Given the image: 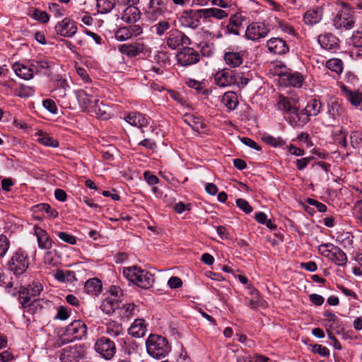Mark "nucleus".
<instances>
[{"label":"nucleus","mask_w":362,"mask_h":362,"mask_svg":"<svg viewBox=\"0 0 362 362\" xmlns=\"http://www.w3.org/2000/svg\"><path fill=\"white\" fill-rule=\"evenodd\" d=\"M146 349L150 356L160 358L165 357L168 354L170 347L165 338L151 334L146 341Z\"/></svg>","instance_id":"2"},{"label":"nucleus","mask_w":362,"mask_h":362,"mask_svg":"<svg viewBox=\"0 0 362 362\" xmlns=\"http://www.w3.org/2000/svg\"><path fill=\"white\" fill-rule=\"evenodd\" d=\"M85 354V349L81 346H68L62 351L59 358L62 362H78Z\"/></svg>","instance_id":"11"},{"label":"nucleus","mask_w":362,"mask_h":362,"mask_svg":"<svg viewBox=\"0 0 362 362\" xmlns=\"http://www.w3.org/2000/svg\"><path fill=\"white\" fill-rule=\"evenodd\" d=\"M29 264L28 254L21 250L15 252L7 264L8 269L16 276H20L25 273Z\"/></svg>","instance_id":"5"},{"label":"nucleus","mask_w":362,"mask_h":362,"mask_svg":"<svg viewBox=\"0 0 362 362\" xmlns=\"http://www.w3.org/2000/svg\"><path fill=\"white\" fill-rule=\"evenodd\" d=\"M351 41L355 47H362V32H355L352 35Z\"/></svg>","instance_id":"61"},{"label":"nucleus","mask_w":362,"mask_h":362,"mask_svg":"<svg viewBox=\"0 0 362 362\" xmlns=\"http://www.w3.org/2000/svg\"><path fill=\"white\" fill-rule=\"evenodd\" d=\"M10 247V241L5 235H0V257H4Z\"/></svg>","instance_id":"47"},{"label":"nucleus","mask_w":362,"mask_h":362,"mask_svg":"<svg viewBox=\"0 0 362 362\" xmlns=\"http://www.w3.org/2000/svg\"><path fill=\"white\" fill-rule=\"evenodd\" d=\"M89 112L95 114L101 119H106L110 117L109 107L99 99H94L93 106Z\"/></svg>","instance_id":"24"},{"label":"nucleus","mask_w":362,"mask_h":362,"mask_svg":"<svg viewBox=\"0 0 362 362\" xmlns=\"http://www.w3.org/2000/svg\"><path fill=\"white\" fill-rule=\"evenodd\" d=\"M31 66L35 68L37 71L42 73L45 75L50 76L52 74L50 70L51 66L47 61L37 60L33 62Z\"/></svg>","instance_id":"38"},{"label":"nucleus","mask_w":362,"mask_h":362,"mask_svg":"<svg viewBox=\"0 0 362 362\" xmlns=\"http://www.w3.org/2000/svg\"><path fill=\"white\" fill-rule=\"evenodd\" d=\"M57 235L59 239L65 243L71 245H75L76 243V237L72 235L68 234L65 232H59L58 233Z\"/></svg>","instance_id":"53"},{"label":"nucleus","mask_w":362,"mask_h":362,"mask_svg":"<svg viewBox=\"0 0 362 362\" xmlns=\"http://www.w3.org/2000/svg\"><path fill=\"white\" fill-rule=\"evenodd\" d=\"M190 119L192 123L189 124V125L193 130L199 132L201 129H203L205 127L200 119L192 117H191Z\"/></svg>","instance_id":"55"},{"label":"nucleus","mask_w":362,"mask_h":362,"mask_svg":"<svg viewBox=\"0 0 362 362\" xmlns=\"http://www.w3.org/2000/svg\"><path fill=\"white\" fill-rule=\"evenodd\" d=\"M33 17L43 23L48 22L49 19V16L46 11L40 10H35L33 13Z\"/></svg>","instance_id":"51"},{"label":"nucleus","mask_w":362,"mask_h":362,"mask_svg":"<svg viewBox=\"0 0 362 362\" xmlns=\"http://www.w3.org/2000/svg\"><path fill=\"white\" fill-rule=\"evenodd\" d=\"M243 17L241 15L236 13L230 16L229 23L226 25V30L228 33L235 35H239V30L242 26Z\"/></svg>","instance_id":"27"},{"label":"nucleus","mask_w":362,"mask_h":362,"mask_svg":"<svg viewBox=\"0 0 362 362\" xmlns=\"http://www.w3.org/2000/svg\"><path fill=\"white\" fill-rule=\"evenodd\" d=\"M69 317V313L68 310H66V308H65L63 306H60L58 308L57 315L56 317L59 320H65L68 319Z\"/></svg>","instance_id":"64"},{"label":"nucleus","mask_w":362,"mask_h":362,"mask_svg":"<svg viewBox=\"0 0 362 362\" xmlns=\"http://www.w3.org/2000/svg\"><path fill=\"white\" fill-rule=\"evenodd\" d=\"M281 76L282 80L287 81L288 84L293 87H301L303 82V76L298 72H286L278 74Z\"/></svg>","instance_id":"23"},{"label":"nucleus","mask_w":362,"mask_h":362,"mask_svg":"<svg viewBox=\"0 0 362 362\" xmlns=\"http://www.w3.org/2000/svg\"><path fill=\"white\" fill-rule=\"evenodd\" d=\"M38 246L40 249L49 250L52 247V240L46 230L39 226L34 227Z\"/></svg>","instance_id":"19"},{"label":"nucleus","mask_w":362,"mask_h":362,"mask_svg":"<svg viewBox=\"0 0 362 362\" xmlns=\"http://www.w3.org/2000/svg\"><path fill=\"white\" fill-rule=\"evenodd\" d=\"M107 333L111 337H117L122 334L121 324L112 321L107 325Z\"/></svg>","instance_id":"40"},{"label":"nucleus","mask_w":362,"mask_h":362,"mask_svg":"<svg viewBox=\"0 0 362 362\" xmlns=\"http://www.w3.org/2000/svg\"><path fill=\"white\" fill-rule=\"evenodd\" d=\"M263 139L267 144L272 145L274 147L281 146L285 144V141L280 137L276 138L268 135L264 136L263 137Z\"/></svg>","instance_id":"48"},{"label":"nucleus","mask_w":362,"mask_h":362,"mask_svg":"<svg viewBox=\"0 0 362 362\" xmlns=\"http://www.w3.org/2000/svg\"><path fill=\"white\" fill-rule=\"evenodd\" d=\"M166 39L167 45L172 49H175L181 45H190L189 38L182 32L177 29L170 30Z\"/></svg>","instance_id":"13"},{"label":"nucleus","mask_w":362,"mask_h":362,"mask_svg":"<svg viewBox=\"0 0 362 362\" xmlns=\"http://www.w3.org/2000/svg\"><path fill=\"white\" fill-rule=\"evenodd\" d=\"M241 141L246 146H250V148H255L257 151L261 150V147L253 140L247 137L241 138Z\"/></svg>","instance_id":"62"},{"label":"nucleus","mask_w":362,"mask_h":362,"mask_svg":"<svg viewBox=\"0 0 362 362\" xmlns=\"http://www.w3.org/2000/svg\"><path fill=\"white\" fill-rule=\"evenodd\" d=\"M38 141L42 145L49 147H57L59 145L57 140L47 135H41L38 138Z\"/></svg>","instance_id":"46"},{"label":"nucleus","mask_w":362,"mask_h":362,"mask_svg":"<svg viewBox=\"0 0 362 362\" xmlns=\"http://www.w3.org/2000/svg\"><path fill=\"white\" fill-rule=\"evenodd\" d=\"M54 276L60 282L73 281L76 278L74 272L70 270L63 271L58 269Z\"/></svg>","instance_id":"36"},{"label":"nucleus","mask_w":362,"mask_h":362,"mask_svg":"<svg viewBox=\"0 0 362 362\" xmlns=\"http://www.w3.org/2000/svg\"><path fill=\"white\" fill-rule=\"evenodd\" d=\"M214 80L218 86L226 87L238 83V76L233 70L223 69L216 73Z\"/></svg>","instance_id":"9"},{"label":"nucleus","mask_w":362,"mask_h":362,"mask_svg":"<svg viewBox=\"0 0 362 362\" xmlns=\"http://www.w3.org/2000/svg\"><path fill=\"white\" fill-rule=\"evenodd\" d=\"M236 204L240 209H242L246 214H250L252 211V207L245 199L241 198L236 199Z\"/></svg>","instance_id":"50"},{"label":"nucleus","mask_w":362,"mask_h":362,"mask_svg":"<svg viewBox=\"0 0 362 362\" xmlns=\"http://www.w3.org/2000/svg\"><path fill=\"white\" fill-rule=\"evenodd\" d=\"M120 315L123 318L129 319L135 315V305L134 303L124 304L119 306Z\"/></svg>","instance_id":"43"},{"label":"nucleus","mask_w":362,"mask_h":362,"mask_svg":"<svg viewBox=\"0 0 362 362\" xmlns=\"http://www.w3.org/2000/svg\"><path fill=\"white\" fill-rule=\"evenodd\" d=\"M168 284L171 288H177L182 286V281L181 279L177 276H172L169 279Z\"/></svg>","instance_id":"58"},{"label":"nucleus","mask_w":362,"mask_h":362,"mask_svg":"<svg viewBox=\"0 0 362 362\" xmlns=\"http://www.w3.org/2000/svg\"><path fill=\"white\" fill-rule=\"evenodd\" d=\"M42 103L44 107L51 113L55 114L57 112V107L54 100L51 99H46L43 101Z\"/></svg>","instance_id":"56"},{"label":"nucleus","mask_w":362,"mask_h":362,"mask_svg":"<svg viewBox=\"0 0 362 362\" xmlns=\"http://www.w3.org/2000/svg\"><path fill=\"white\" fill-rule=\"evenodd\" d=\"M313 159V157H307V158H303L296 160V165L297 168L299 170H302L308 165V163Z\"/></svg>","instance_id":"57"},{"label":"nucleus","mask_w":362,"mask_h":362,"mask_svg":"<svg viewBox=\"0 0 362 362\" xmlns=\"http://www.w3.org/2000/svg\"><path fill=\"white\" fill-rule=\"evenodd\" d=\"M103 285L101 281L97 278L88 279L84 285V291L86 293L96 296L101 293Z\"/></svg>","instance_id":"28"},{"label":"nucleus","mask_w":362,"mask_h":362,"mask_svg":"<svg viewBox=\"0 0 362 362\" xmlns=\"http://www.w3.org/2000/svg\"><path fill=\"white\" fill-rule=\"evenodd\" d=\"M132 37L128 28H122L116 33V38L120 41L127 40Z\"/></svg>","instance_id":"52"},{"label":"nucleus","mask_w":362,"mask_h":362,"mask_svg":"<svg viewBox=\"0 0 362 362\" xmlns=\"http://www.w3.org/2000/svg\"><path fill=\"white\" fill-rule=\"evenodd\" d=\"M178 63L184 66L192 65L199 61V54L192 47H186L177 54Z\"/></svg>","instance_id":"12"},{"label":"nucleus","mask_w":362,"mask_h":362,"mask_svg":"<svg viewBox=\"0 0 362 362\" xmlns=\"http://www.w3.org/2000/svg\"><path fill=\"white\" fill-rule=\"evenodd\" d=\"M170 28V23L167 21H160L151 27V30L158 36H162Z\"/></svg>","instance_id":"42"},{"label":"nucleus","mask_w":362,"mask_h":362,"mask_svg":"<svg viewBox=\"0 0 362 362\" xmlns=\"http://www.w3.org/2000/svg\"><path fill=\"white\" fill-rule=\"evenodd\" d=\"M331 247L333 250L329 259L339 266L345 265L347 262L346 255L339 247L334 245Z\"/></svg>","instance_id":"32"},{"label":"nucleus","mask_w":362,"mask_h":362,"mask_svg":"<svg viewBox=\"0 0 362 362\" xmlns=\"http://www.w3.org/2000/svg\"><path fill=\"white\" fill-rule=\"evenodd\" d=\"M40 211H45L49 216L52 218H57L59 216V213L57 210L52 209L51 206L47 204H42L39 205Z\"/></svg>","instance_id":"54"},{"label":"nucleus","mask_w":362,"mask_h":362,"mask_svg":"<svg viewBox=\"0 0 362 362\" xmlns=\"http://www.w3.org/2000/svg\"><path fill=\"white\" fill-rule=\"evenodd\" d=\"M35 94L33 87L21 85L15 90V95L20 98H29Z\"/></svg>","instance_id":"39"},{"label":"nucleus","mask_w":362,"mask_h":362,"mask_svg":"<svg viewBox=\"0 0 362 362\" xmlns=\"http://www.w3.org/2000/svg\"><path fill=\"white\" fill-rule=\"evenodd\" d=\"M128 331L129 334L134 337L140 338L144 337L146 332L144 320L142 319L135 320Z\"/></svg>","instance_id":"29"},{"label":"nucleus","mask_w":362,"mask_h":362,"mask_svg":"<svg viewBox=\"0 0 362 362\" xmlns=\"http://www.w3.org/2000/svg\"><path fill=\"white\" fill-rule=\"evenodd\" d=\"M331 247H334V245L332 243L322 244L319 246L318 250L322 255L330 259L333 250Z\"/></svg>","instance_id":"49"},{"label":"nucleus","mask_w":362,"mask_h":362,"mask_svg":"<svg viewBox=\"0 0 362 362\" xmlns=\"http://www.w3.org/2000/svg\"><path fill=\"white\" fill-rule=\"evenodd\" d=\"M115 0H97L98 11L100 13H107L112 10Z\"/></svg>","instance_id":"37"},{"label":"nucleus","mask_w":362,"mask_h":362,"mask_svg":"<svg viewBox=\"0 0 362 362\" xmlns=\"http://www.w3.org/2000/svg\"><path fill=\"white\" fill-rule=\"evenodd\" d=\"M308 203L312 206H315L320 212H325L327 211V206L317 200L309 198Z\"/></svg>","instance_id":"59"},{"label":"nucleus","mask_w":362,"mask_h":362,"mask_svg":"<svg viewBox=\"0 0 362 362\" xmlns=\"http://www.w3.org/2000/svg\"><path fill=\"white\" fill-rule=\"evenodd\" d=\"M327 67L339 74L343 71V63L339 59H331L327 62Z\"/></svg>","instance_id":"44"},{"label":"nucleus","mask_w":362,"mask_h":362,"mask_svg":"<svg viewBox=\"0 0 362 362\" xmlns=\"http://www.w3.org/2000/svg\"><path fill=\"white\" fill-rule=\"evenodd\" d=\"M267 45L269 52L276 54H284L289 50V47L286 41L281 38H271L267 41Z\"/></svg>","instance_id":"18"},{"label":"nucleus","mask_w":362,"mask_h":362,"mask_svg":"<svg viewBox=\"0 0 362 362\" xmlns=\"http://www.w3.org/2000/svg\"><path fill=\"white\" fill-rule=\"evenodd\" d=\"M123 274L129 281L145 289L151 287L154 281L153 274L136 266L124 268Z\"/></svg>","instance_id":"1"},{"label":"nucleus","mask_w":362,"mask_h":362,"mask_svg":"<svg viewBox=\"0 0 362 362\" xmlns=\"http://www.w3.org/2000/svg\"><path fill=\"white\" fill-rule=\"evenodd\" d=\"M346 95L347 100L354 106H358L362 102V93L359 91L346 90Z\"/></svg>","instance_id":"41"},{"label":"nucleus","mask_w":362,"mask_h":362,"mask_svg":"<svg viewBox=\"0 0 362 362\" xmlns=\"http://www.w3.org/2000/svg\"><path fill=\"white\" fill-rule=\"evenodd\" d=\"M226 64L232 67L239 66L243 63V57L238 52H226L224 55Z\"/></svg>","instance_id":"34"},{"label":"nucleus","mask_w":362,"mask_h":362,"mask_svg":"<svg viewBox=\"0 0 362 362\" xmlns=\"http://www.w3.org/2000/svg\"><path fill=\"white\" fill-rule=\"evenodd\" d=\"M100 308L104 313L110 314L119 308V304L115 298L107 297L103 301Z\"/></svg>","instance_id":"33"},{"label":"nucleus","mask_w":362,"mask_h":362,"mask_svg":"<svg viewBox=\"0 0 362 362\" xmlns=\"http://www.w3.org/2000/svg\"><path fill=\"white\" fill-rule=\"evenodd\" d=\"M77 99L81 108L89 112L94 104V99H98L93 95L92 89L79 90L77 91Z\"/></svg>","instance_id":"16"},{"label":"nucleus","mask_w":362,"mask_h":362,"mask_svg":"<svg viewBox=\"0 0 362 362\" xmlns=\"http://www.w3.org/2000/svg\"><path fill=\"white\" fill-rule=\"evenodd\" d=\"M322 17L321 9H310L303 16V21L305 24L313 25L319 23Z\"/></svg>","instance_id":"30"},{"label":"nucleus","mask_w":362,"mask_h":362,"mask_svg":"<svg viewBox=\"0 0 362 362\" xmlns=\"http://www.w3.org/2000/svg\"><path fill=\"white\" fill-rule=\"evenodd\" d=\"M124 119L129 124L137 127L138 128H142L143 127L147 126L148 124V119L139 112H130Z\"/></svg>","instance_id":"22"},{"label":"nucleus","mask_w":362,"mask_h":362,"mask_svg":"<svg viewBox=\"0 0 362 362\" xmlns=\"http://www.w3.org/2000/svg\"><path fill=\"white\" fill-rule=\"evenodd\" d=\"M321 107L322 105L320 100L317 99L310 100L306 107L300 111L298 119H296L294 116L290 118V124L293 127L307 124L310 116H316L320 112Z\"/></svg>","instance_id":"3"},{"label":"nucleus","mask_w":362,"mask_h":362,"mask_svg":"<svg viewBox=\"0 0 362 362\" xmlns=\"http://www.w3.org/2000/svg\"><path fill=\"white\" fill-rule=\"evenodd\" d=\"M201 16L197 11H185L181 17L180 21L183 26L195 29L200 25Z\"/></svg>","instance_id":"17"},{"label":"nucleus","mask_w":362,"mask_h":362,"mask_svg":"<svg viewBox=\"0 0 362 362\" xmlns=\"http://www.w3.org/2000/svg\"><path fill=\"white\" fill-rule=\"evenodd\" d=\"M141 17V12L137 7L129 6L124 11L122 19L127 23H135Z\"/></svg>","instance_id":"25"},{"label":"nucleus","mask_w":362,"mask_h":362,"mask_svg":"<svg viewBox=\"0 0 362 362\" xmlns=\"http://www.w3.org/2000/svg\"><path fill=\"white\" fill-rule=\"evenodd\" d=\"M276 107L279 110L283 111L288 114V122L290 123V118L294 116L296 119L300 117V103L298 98L294 95L289 96L280 95L276 104Z\"/></svg>","instance_id":"4"},{"label":"nucleus","mask_w":362,"mask_h":362,"mask_svg":"<svg viewBox=\"0 0 362 362\" xmlns=\"http://www.w3.org/2000/svg\"><path fill=\"white\" fill-rule=\"evenodd\" d=\"M344 112L343 108L337 102H332L328 108V115L332 119H336L337 117L342 115Z\"/></svg>","instance_id":"45"},{"label":"nucleus","mask_w":362,"mask_h":362,"mask_svg":"<svg viewBox=\"0 0 362 362\" xmlns=\"http://www.w3.org/2000/svg\"><path fill=\"white\" fill-rule=\"evenodd\" d=\"M268 28L262 23H252L247 28L245 31L246 37L251 40H257L260 38L265 37L269 33Z\"/></svg>","instance_id":"15"},{"label":"nucleus","mask_w":362,"mask_h":362,"mask_svg":"<svg viewBox=\"0 0 362 362\" xmlns=\"http://www.w3.org/2000/svg\"><path fill=\"white\" fill-rule=\"evenodd\" d=\"M339 40L332 33H326L318 36V42L325 49H333L338 47Z\"/></svg>","instance_id":"21"},{"label":"nucleus","mask_w":362,"mask_h":362,"mask_svg":"<svg viewBox=\"0 0 362 362\" xmlns=\"http://www.w3.org/2000/svg\"><path fill=\"white\" fill-rule=\"evenodd\" d=\"M13 69L16 74L23 79L29 80L33 77V70L32 68L16 63L13 64Z\"/></svg>","instance_id":"31"},{"label":"nucleus","mask_w":362,"mask_h":362,"mask_svg":"<svg viewBox=\"0 0 362 362\" xmlns=\"http://www.w3.org/2000/svg\"><path fill=\"white\" fill-rule=\"evenodd\" d=\"M313 351L319 354L322 356H327L329 354V351L327 348L318 344L313 346Z\"/></svg>","instance_id":"60"},{"label":"nucleus","mask_w":362,"mask_h":362,"mask_svg":"<svg viewBox=\"0 0 362 362\" xmlns=\"http://www.w3.org/2000/svg\"><path fill=\"white\" fill-rule=\"evenodd\" d=\"M167 11V2L165 0H151L148 13L151 17L156 18Z\"/></svg>","instance_id":"20"},{"label":"nucleus","mask_w":362,"mask_h":362,"mask_svg":"<svg viewBox=\"0 0 362 362\" xmlns=\"http://www.w3.org/2000/svg\"><path fill=\"white\" fill-rule=\"evenodd\" d=\"M115 345L110 339L103 337L95 344V350L105 359H110L115 354Z\"/></svg>","instance_id":"10"},{"label":"nucleus","mask_w":362,"mask_h":362,"mask_svg":"<svg viewBox=\"0 0 362 362\" xmlns=\"http://www.w3.org/2000/svg\"><path fill=\"white\" fill-rule=\"evenodd\" d=\"M144 180L149 184V185H155L158 182V178L153 175L151 172L147 171L145 172L144 174Z\"/></svg>","instance_id":"63"},{"label":"nucleus","mask_w":362,"mask_h":362,"mask_svg":"<svg viewBox=\"0 0 362 362\" xmlns=\"http://www.w3.org/2000/svg\"><path fill=\"white\" fill-rule=\"evenodd\" d=\"M344 9L339 11L334 19V25L337 29L344 28L349 30L353 28L354 25V19L352 14L346 8L347 4L341 3Z\"/></svg>","instance_id":"7"},{"label":"nucleus","mask_w":362,"mask_h":362,"mask_svg":"<svg viewBox=\"0 0 362 362\" xmlns=\"http://www.w3.org/2000/svg\"><path fill=\"white\" fill-rule=\"evenodd\" d=\"M222 101L230 110H235L238 104V97L233 92L226 93L223 96Z\"/></svg>","instance_id":"35"},{"label":"nucleus","mask_w":362,"mask_h":362,"mask_svg":"<svg viewBox=\"0 0 362 362\" xmlns=\"http://www.w3.org/2000/svg\"><path fill=\"white\" fill-rule=\"evenodd\" d=\"M121 53L128 57H135L144 50V45L141 43L125 44L119 47Z\"/></svg>","instance_id":"26"},{"label":"nucleus","mask_w":362,"mask_h":362,"mask_svg":"<svg viewBox=\"0 0 362 362\" xmlns=\"http://www.w3.org/2000/svg\"><path fill=\"white\" fill-rule=\"evenodd\" d=\"M87 332V327L84 322L81 320H74L71 322L65 329L64 336H66L68 341L74 339H81L84 337Z\"/></svg>","instance_id":"8"},{"label":"nucleus","mask_w":362,"mask_h":362,"mask_svg":"<svg viewBox=\"0 0 362 362\" xmlns=\"http://www.w3.org/2000/svg\"><path fill=\"white\" fill-rule=\"evenodd\" d=\"M77 30L76 23L69 18H64L55 25L57 34L65 37H71L76 33Z\"/></svg>","instance_id":"14"},{"label":"nucleus","mask_w":362,"mask_h":362,"mask_svg":"<svg viewBox=\"0 0 362 362\" xmlns=\"http://www.w3.org/2000/svg\"><path fill=\"white\" fill-rule=\"evenodd\" d=\"M42 291V286L40 284H32L23 291L20 292L19 302L23 308H28L34 305L38 300V296Z\"/></svg>","instance_id":"6"}]
</instances>
